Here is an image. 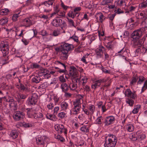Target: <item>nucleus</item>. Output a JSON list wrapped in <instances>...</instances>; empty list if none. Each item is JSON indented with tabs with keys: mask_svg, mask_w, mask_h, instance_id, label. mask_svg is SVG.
Masks as SVG:
<instances>
[{
	"mask_svg": "<svg viewBox=\"0 0 147 147\" xmlns=\"http://www.w3.org/2000/svg\"><path fill=\"white\" fill-rule=\"evenodd\" d=\"M61 107L62 110L65 111L68 108V104L67 102L63 101L61 103Z\"/></svg>",
	"mask_w": 147,
	"mask_h": 147,
	"instance_id": "obj_26",
	"label": "nucleus"
},
{
	"mask_svg": "<svg viewBox=\"0 0 147 147\" xmlns=\"http://www.w3.org/2000/svg\"><path fill=\"white\" fill-rule=\"evenodd\" d=\"M47 107L48 109H52L54 107V104L53 103L51 102H50L48 105H47Z\"/></svg>",
	"mask_w": 147,
	"mask_h": 147,
	"instance_id": "obj_57",
	"label": "nucleus"
},
{
	"mask_svg": "<svg viewBox=\"0 0 147 147\" xmlns=\"http://www.w3.org/2000/svg\"><path fill=\"white\" fill-rule=\"evenodd\" d=\"M115 121V117L112 116L106 117L103 123L105 126H108L113 123Z\"/></svg>",
	"mask_w": 147,
	"mask_h": 147,
	"instance_id": "obj_10",
	"label": "nucleus"
},
{
	"mask_svg": "<svg viewBox=\"0 0 147 147\" xmlns=\"http://www.w3.org/2000/svg\"><path fill=\"white\" fill-rule=\"evenodd\" d=\"M43 116V114L40 113H34L32 115L31 117H33L35 119L40 118Z\"/></svg>",
	"mask_w": 147,
	"mask_h": 147,
	"instance_id": "obj_30",
	"label": "nucleus"
},
{
	"mask_svg": "<svg viewBox=\"0 0 147 147\" xmlns=\"http://www.w3.org/2000/svg\"><path fill=\"white\" fill-rule=\"evenodd\" d=\"M80 130L83 133H87L89 131V128L87 125H84L81 127Z\"/></svg>",
	"mask_w": 147,
	"mask_h": 147,
	"instance_id": "obj_31",
	"label": "nucleus"
},
{
	"mask_svg": "<svg viewBox=\"0 0 147 147\" xmlns=\"http://www.w3.org/2000/svg\"><path fill=\"white\" fill-rule=\"evenodd\" d=\"M124 94L125 96L132 99H137L138 97L136 91L134 90L132 91L130 88L126 89L125 92Z\"/></svg>",
	"mask_w": 147,
	"mask_h": 147,
	"instance_id": "obj_8",
	"label": "nucleus"
},
{
	"mask_svg": "<svg viewBox=\"0 0 147 147\" xmlns=\"http://www.w3.org/2000/svg\"><path fill=\"white\" fill-rule=\"evenodd\" d=\"M55 138L57 139H59L61 142H63L65 141V139L63 138L62 136H61L59 135H58L56 136Z\"/></svg>",
	"mask_w": 147,
	"mask_h": 147,
	"instance_id": "obj_60",
	"label": "nucleus"
},
{
	"mask_svg": "<svg viewBox=\"0 0 147 147\" xmlns=\"http://www.w3.org/2000/svg\"><path fill=\"white\" fill-rule=\"evenodd\" d=\"M45 74L44 76V78H48L51 76V75L49 73V71L47 69H45V72H44Z\"/></svg>",
	"mask_w": 147,
	"mask_h": 147,
	"instance_id": "obj_41",
	"label": "nucleus"
},
{
	"mask_svg": "<svg viewBox=\"0 0 147 147\" xmlns=\"http://www.w3.org/2000/svg\"><path fill=\"white\" fill-rule=\"evenodd\" d=\"M95 17L98 22H99L102 23L107 18L101 12L97 13L95 16Z\"/></svg>",
	"mask_w": 147,
	"mask_h": 147,
	"instance_id": "obj_16",
	"label": "nucleus"
},
{
	"mask_svg": "<svg viewBox=\"0 0 147 147\" xmlns=\"http://www.w3.org/2000/svg\"><path fill=\"white\" fill-rule=\"evenodd\" d=\"M23 22L24 26L26 27H30L32 24V22L30 18H27L25 19Z\"/></svg>",
	"mask_w": 147,
	"mask_h": 147,
	"instance_id": "obj_19",
	"label": "nucleus"
},
{
	"mask_svg": "<svg viewBox=\"0 0 147 147\" xmlns=\"http://www.w3.org/2000/svg\"><path fill=\"white\" fill-rule=\"evenodd\" d=\"M140 107V105H137L132 111V113L134 114L137 113L138 112Z\"/></svg>",
	"mask_w": 147,
	"mask_h": 147,
	"instance_id": "obj_44",
	"label": "nucleus"
},
{
	"mask_svg": "<svg viewBox=\"0 0 147 147\" xmlns=\"http://www.w3.org/2000/svg\"><path fill=\"white\" fill-rule=\"evenodd\" d=\"M8 11V9H3L1 10L0 15H6Z\"/></svg>",
	"mask_w": 147,
	"mask_h": 147,
	"instance_id": "obj_54",
	"label": "nucleus"
},
{
	"mask_svg": "<svg viewBox=\"0 0 147 147\" xmlns=\"http://www.w3.org/2000/svg\"><path fill=\"white\" fill-rule=\"evenodd\" d=\"M46 118L53 121H55L57 120L56 116L54 114H51L47 113L46 115Z\"/></svg>",
	"mask_w": 147,
	"mask_h": 147,
	"instance_id": "obj_22",
	"label": "nucleus"
},
{
	"mask_svg": "<svg viewBox=\"0 0 147 147\" xmlns=\"http://www.w3.org/2000/svg\"><path fill=\"white\" fill-rule=\"evenodd\" d=\"M36 142L38 145H42L43 147L44 146L45 142L42 138L38 137L36 138Z\"/></svg>",
	"mask_w": 147,
	"mask_h": 147,
	"instance_id": "obj_24",
	"label": "nucleus"
},
{
	"mask_svg": "<svg viewBox=\"0 0 147 147\" xmlns=\"http://www.w3.org/2000/svg\"><path fill=\"white\" fill-rule=\"evenodd\" d=\"M139 139L141 140H142L145 139L146 138V136L144 134H140L138 136Z\"/></svg>",
	"mask_w": 147,
	"mask_h": 147,
	"instance_id": "obj_64",
	"label": "nucleus"
},
{
	"mask_svg": "<svg viewBox=\"0 0 147 147\" xmlns=\"http://www.w3.org/2000/svg\"><path fill=\"white\" fill-rule=\"evenodd\" d=\"M45 69H43L42 70H41L40 71H39L38 73V76L40 77L42 76H44V74L45 73Z\"/></svg>",
	"mask_w": 147,
	"mask_h": 147,
	"instance_id": "obj_56",
	"label": "nucleus"
},
{
	"mask_svg": "<svg viewBox=\"0 0 147 147\" xmlns=\"http://www.w3.org/2000/svg\"><path fill=\"white\" fill-rule=\"evenodd\" d=\"M61 88L63 92H67L69 88L67 84L66 83H62L61 85Z\"/></svg>",
	"mask_w": 147,
	"mask_h": 147,
	"instance_id": "obj_23",
	"label": "nucleus"
},
{
	"mask_svg": "<svg viewBox=\"0 0 147 147\" xmlns=\"http://www.w3.org/2000/svg\"><path fill=\"white\" fill-rule=\"evenodd\" d=\"M68 20L69 24L75 28L76 27L74 25V22L73 20L71 19H68Z\"/></svg>",
	"mask_w": 147,
	"mask_h": 147,
	"instance_id": "obj_63",
	"label": "nucleus"
},
{
	"mask_svg": "<svg viewBox=\"0 0 147 147\" xmlns=\"http://www.w3.org/2000/svg\"><path fill=\"white\" fill-rule=\"evenodd\" d=\"M79 15L78 12L75 11H70L68 13V16L72 18H74L76 16L78 17Z\"/></svg>",
	"mask_w": 147,
	"mask_h": 147,
	"instance_id": "obj_20",
	"label": "nucleus"
},
{
	"mask_svg": "<svg viewBox=\"0 0 147 147\" xmlns=\"http://www.w3.org/2000/svg\"><path fill=\"white\" fill-rule=\"evenodd\" d=\"M55 0H48L41 3L39 7L40 10L42 12H48L49 10L47 9L48 7L50 6H52Z\"/></svg>",
	"mask_w": 147,
	"mask_h": 147,
	"instance_id": "obj_5",
	"label": "nucleus"
},
{
	"mask_svg": "<svg viewBox=\"0 0 147 147\" xmlns=\"http://www.w3.org/2000/svg\"><path fill=\"white\" fill-rule=\"evenodd\" d=\"M140 8H144L147 7V0L144 1L139 5Z\"/></svg>",
	"mask_w": 147,
	"mask_h": 147,
	"instance_id": "obj_38",
	"label": "nucleus"
},
{
	"mask_svg": "<svg viewBox=\"0 0 147 147\" xmlns=\"http://www.w3.org/2000/svg\"><path fill=\"white\" fill-rule=\"evenodd\" d=\"M112 42L111 41L110 42H108L105 45L106 47L109 50L112 49L113 47V44L112 43Z\"/></svg>",
	"mask_w": 147,
	"mask_h": 147,
	"instance_id": "obj_43",
	"label": "nucleus"
},
{
	"mask_svg": "<svg viewBox=\"0 0 147 147\" xmlns=\"http://www.w3.org/2000/svg\"><path fill=\"white\" fill-rule=\"evenodd\" d=\"M8 20L6 18H3L0 20V24L1 25H3L6 23H7L8 22Z\"/></svg>",
	"mask_w": 147,
	"mask_h": 147,
	"instance_id": "obj_50",
	"label": "nucleus"
},
{
	"mask_svg": "<svg viewBox=\"0 0 147 147\" xmlns=\"http://www.w3.org/2000/svg\"><path fill=\"white\" fill-rule=\"evenodd\" d=\"M129 139L132 141H136L137 140L136 134L132 133L129 136Z\"/></svg>",
	"mask_w": 147,
	"mask_h": 147,
	"instance_id": "obj_32",
	"label": "nucleus"
},
{
	"mask_svg": "<svg viewBox=\"0 0 147 147\" xmlns=\"http://www.w3.org/2000/svg\"><path fill=\"white\" fill-rule=\"evenodd\" d=\"M105 147H115L117 141L116 137L114 135L109 134L105 138Z\"/></svg>",
	"mask_w": 147,
	"mask_h": 147,
	"instance_id": "obj_3",
	"label": "nucleus"
},
{
	"mask_svg": "<svg viewBox=\"0 0 147 147\" xmlns=\"http://www.w3.org/2000/svg\"><path fill=\"white\" fill-rule=\"evenodd\" d=\"M141 49V53L142 54H144L145 53L147 52V47L146 46H142Z\"/></svg>",
	"mask_w": 147,
	"mask_h": 147,
	"instance_id": "obj_51",
	"label": "nucleus"
},
{
	"mask_svg": "<svg viewBox=\"0 0 147 147\" xmlns=\"http://www.w3.org/2000/svg\"><path fill=\"white\" fill-rule=\"evenodd\" d=\"M138 79V76L137 74L134 75L130 80L129 85L131 86H134L136 85Z\"/></svg>",
	"mask_w": 147,
	"mask_h": 147,
	"instance_id": "obj_18",
	"label": "nucleus"
},
{
	"mask_svg": "<svg viewBox=\"0 0 147 147\" xmlns=\"http://www.w3.org/2000/svg\"><path fill=\"white\" fill-rule=\"evenodd\" d=\"M103 119V117L102 116H100L97 118L96 120L95 121L96 123V124L98 125H101L102 124V120Z\"/></svg>",
	"mask_w": 147,
	"mask_h": 147,
	"instance_id": "obj_39",
	"label": "nucleus"
},
{
	"mask_svg": "<svg viewBox=\"0 0 147 147\" xmlns=\"http://www.w3.org/2000/svg\"><path fill=\"white\" fill-rule=\"evenodd\" d=\"M88 78L86 76H84L82 78L81 80H80V82H82V85H85V84L87 82V80Z\"/></svg>",
	"mask_w": 147,
	"mask_h": 147,
	"instance_id": "obj_45",
	"label": "nucleus"
},
{
	"mask_svg": "<svg viewBox=\"0 0 147 147\" xmlns=\"http://www.w3.org/2000/svg\"><path fill=\"white\" fill-rule=\"evenodd\" d=\"M72 83L76 85L77 87L79 86L81 84L80 78H73L72 79Z\"/></svg>",
	"mask_w": 147,
	"mask_h": 147,
	"instance_id": "obj_25",
	"label": "nucleus"
},
{
	"mask_svg": "<svg viewBox=\"0 0 147 147\" xmlns=\"http://www.w3.org/2000/svg\"><path fill=\"white\" fill-rule=\"evenodd\" d=\"M59 80L60 82L63 83H65L66 81L63 75L60 76L59 77Z\"/></svg>",
	"mask_w": 147,
	"mask_h": 147,
	"instance_id": "obj_59",
	"label": "nucleus"
},
{
	"mask_svg": "<svg viewBox=\"0 0 147 147\" xmlns=\"http://www.w3.org/2000/svg\"><path fill=\"white\" fill-rule=\"evenodd\" d=\"M84 91H86L87 92H89L91 91V89L90 86L87 85H82Z\"/></svg>",
	"mask_w": 147,
	"mask_h": 147,
	"instance_id": "obj_46",
	"label": "nucleus"
},
{
	"mask_svg": "<svg viewBox=\"0 0 147 147\" xmlns=\"http://www.w3.org/2000/svg\"><path fill=\"white\" fill-rule=\"evenodd\" d=\"M48 86V84L47 82L43 83L42 84L40 85L38 87V88L40 89H45Z\"/></svg>",
	"mask_w": 147,
	"mask_h": 147,
	"instance_id": "obj_48",
	"label": "nucleus"
},
{
	"mask_svg": "<svg viewBox=\"0 0 147 147\" xmlns=\"http://www.w3.org/2000/svg\"><path fill=\"white\" fill-rule=\"evenodd\" d=\"M77 88L76 85L73 83H71L69 86V88L71 90H75Z\"/></svg>",
	"mask_w": 147,
	"mask_h": 147,
	"instance_id": "obj_53",
	"label": "nucleus"
},
{
	"mask_svg": "<svg viewBox=\"0 0 147 147\" xmlns=\"http://www.w3.org/2000/svg\"><path fill=\"white\" fill-rule=\"evenodd\" d=\"M125 51L124 50V48H123L120 51H118L117 53L116 54H117L116 56H122L125 58V59H126V58L123 55V53Z\"/></svg>",
	"mask_w": 147,
	"mask_h": 147,
	"instance_id": "obj_40",
	"label": "nucleus"
},
{
	"mask_svg": "<svg viewBox=\"0 0 147 147\" xmlns=\"http://www.w3.org/2000/svg\"><path fill=\"white\" fill-rule=\"evenodd\" d=\"M18 133L16 130L12 131L10 137L13 139H15L18 136Z\"/></svg>",
	"mask_w": 147,
	"mask_h": 147,
	"instance_id": "obj_36",
	"label": "nucleus"
},
{
	"mask_svg": "<svg viewBox=\"0 0 147 147\" xmlns=\"http://www.w3.org/2000/svg\"><path fill=\"white\" fill-rule=\"evenodd\" d=\"M69 39H72L75 42H76L78 44H80V42H79L78 37L75 34L69 37Z\"/></svg>",
	"mask_w": 147,
	"mask_h": 147,
	"instance_id": "obj_37",
	"label": "nucleus"
},
{
	"mask_svg": "<svg viewBox=\"0 0 147 147\" xmlns=\"http://www.w3.org/2000/svg\"><path fill=\"white\" fill-rule=\"evenodd\" d=\"M53 10L54 11L58 13L59 11V6L57 5H56L53 7Z\"/></svg>",
	"mask_w": 147,
	"mask_h": 147,
	"instance_id": "obj_62",
	"label": "nucleus"
},
{
	"mask_svg": "<svg viewBox=\"0 0 147 147\" xmlns=\"http://www.w3.org/2000/svg\"><path fill=\"white\" fill-rule=\"evenodd\" d=\"M132 38V40L133 41V47L134 48L137 47H141L144 44V42L142 40L139 39Z\"/></svg>",
	"mask_w": 147,
	"mask_h": 147,
	"instance_id": "obj_13",
	"label": "nucleus"
},
{
	"mask_svg": "<svg viewBox=\"0 0 147 147\" xmlns=\"http://www.w3.org/2000/svg\"><path fill=\"white\" fill-rule=\"evenodd\" d=\"M140 48L141 47H137L135 51L134 52L135 53V55L136 56H138L139 53L140 52L141 53Z\"/></svg>",
	"mask_w": 147,
	"mask_h": 147,
	"instance_id": "obj_61",
	"label": "nucleus"
},
{
	"mask_svg": "<svg viewBox=\"0 0 147 147\" xmlns=\"http://www.w3.org/2000/svg\"><path fill=\"white\" fill-rule=\"evenodd\" d=\"M126 128L128 131L131 132L134 130V128L133 124L130 123L126 125Z\"/></svg>",
	"mask_w": 147,
	"mask_h": 147,
	"instance_id": "obj_28",
	"label": "nucleus"
},
{
	"mask_svg": "<svg viewBox=\"0 0 147 147\" xmlns=\"http://www.w3.org/2000/svg\"><path fill=\"white\" fill-rule=\"evenodd\" d=\"M58 132L61 134L63 132L65 134H67V130L64 127L63 125H61V127Z\"/></svg>",
	"mask_w": 147,
	"mask_h": 147,
	"instance_id": "obj_35",
	"label": "nucleus"
},
{
	"mask_svg": "<svg viewBox=\"0 0 147 147\" xmlns=\"http://www.w3.org/2000/svg\"><path fill=\"white\" fill-rule=\"evenodd\" d=\"M3 49H2V50H3V56H6V58H5V60L6 62L5 63H4L3 64L8 63L9 62L8 61L9 56L8 55L9 52V45L7 44H5L3 45Z\"/></svg>",
	"mask_w": 147,
	"mask_h": 147,
	"instance_id": "obj_9",
	"label": "nucleus"
},
{
	"mask_svg": "<svg viewBox=\"0 0 147 147\" xmlns=\"http://www.w3.org/2000/svg\"><path fill=\"white\" fill-rule=\"evenodd\" d=\"M81 104L80 99L77 100L73 102L74 106L71 111V115H78L81 108Z\"/></svg>",
	"mask_w": 147,
	"mask_h": 147,
	"instance_id": "obj_6",
	"label": "nucleus"
},
{
	"mask_svg": "<svg viewBox=\"0 0 147 147\" xmlns=\"http://www.w3.org/2000/svg\"><path fill=\"white\" fill-rule=\"evenodd\" d=\"M10 108L11 111L14 112L13 115V119L16 121H19L23 119L24 117L25 113L21 111H17V105L15 103V102L13 101V99H10Z\"/></svg>",
	"mask_w": 147,
	"mask_h": 147,
	"instance_id": "obj_1",
	"label": "nucleus"
},
{
	"mask_svg": "<svg viewBox=\"0 0 147 147\" xmlns=\"http://www.w3.org/2000/svg\"><path fill=\"white\" fill-rule=\"evenodd\" d=\"M65 115V113L63 112H61L59 113L58 115V116L61 119H63L64 118Z\"/></svg>",
	"mask_w": 147,
	"mask_h": 147,
	"instance_id": "obj_55",
	"label": "nucleus"
},
{
	"mask_svg": "<svg viewBox=\"0 0 147 147\" xmlns=\"http://www.w3.org/2000/svg\"><path fill=\"white\" fill-rule=\"evenodd\" d=\"M38 96L37 95L34 93L33 94L31 97H29L28 98V105H34L36 104L37 102Z\"/></svg>",
	"mask_w": 147,
	"mask_h": 147,
	"instance_id": "obj_11",
	"label": "nucleus"
},
{
	"mask_svg": "<svg viewBox=\"0 0 147 147\" xmlns=\"http://www.w3.org/2000/svg\"><path fill=\"white\" fill-rule=\"evenodd\" d=\"M106 51V49L102 45H100L96 50V54L97 56L100 57L102 55L104 51Z\"/></svg>",
	"mask_w": 147,
	"mask_h": 147,
	"instance_id": "obj_15",
	"label": "nucleus"
},
{
	"mask_svg": "<svg viewBox=\"0 0 147 147\" xmlns=\"http://www.w3.org/2000/svg\"><path fill=\"white\" fill-rule=\"evenodd\" d=\"M112 3L111 0H103L101 2L102 5H109V3Z\"/></svg>",
	"mask_w": 147,
	"mask_h": 147,
	"instance_id": "obj_42",
	"label": "nucleus"
},
{
	"mask_svg": "<svg viewBox=\"0 0 147 147\" xmlns=\"http://www.w3.org/2000/svg\"><path fill=\"white\" fill-rule=\"evenodd\" d=\"M78 72L76 68L74 67H72L69 71V76L73 77V78H76L78 76Z\"/></svg>",
	"mask_w": 147,
	"mask_h": 147,
	"instance_id": "obj_17",
	"label": "nucleus"
},
{
	"mask_svg": "<svg viewBox=\"0 0 147 147\" xmlns=\"http://www.w3.org/2000/svg\"><path fill=\"white\" fill-rule=\"evenodd\" d=\"M19 14L20 13H16L13 15L12 19L13 22H16L17 20V19L19 16Z\"/></svg>",
	"mask_w": 147,
	"mask_h": 147,
	"instance_id": "obj_47",
	"label": "nucleus"
},
{
	"mask_svg": "<svg viewBox=\"0 0 147 147\" xmlns=\"http://www.w3.org/2000/svg\"><path fill=\"white\" fill-rule=\"evenodd\" d=\"M58 65L59 67L61 68H62L63 67L64 68L63 69H59V70L57 71L60 73H66L67 70H66V66L65 64L62 63L59 61H57L55 62Z\"/></svg>",
	"mask_w": 147,
	"mask_h": 147,
	"instance_id": "obj_14",
	"label": "nucleus"
},
{
	"mask_svg": "<svg viewBox=\"0 0 147 147\" xmlns=\"http://www.w3.org/2000/svg\"><path fill=\"white\" fill-rule=\"evenodd\" d=\"M88 109L90 111V113L91 115H93L95 111V107L93 105H89Z\"/></svg>",
	"mask_w": 147,
	"mask_h": 147,
	"instance_id": "obj_34",
	"label": "nucleus"
},
{
	"mask_svg": "<svg viewBox=\"0 0 147 147\" xmlns=\"http://www.w3.org/2000/svg\"><path fill=\"white\" fill-rule=\"evenodd\" d=\"M39 34L42 35L43 36H46L48 35V33L45 30H42L39 32Z\"/></svg>",
	"mask_w": 147,
	"mask_h": 147,
	"instance_id": "obj_52",
	"label": "nucleus"
},
{
	"mask_svg": "<svg viewBox=\"0 0 147 147\" xmlns=\"http://www.w3.org/2000/svg\"><path fill=\"white\" fill-rule=\"evenodd\" d=\"M22 125L23 127L26 128L31 127L32 126V124L30 123H24L22 124Z\"/></svg>",
	"mask_w": 147,
	"mask_h": 147,
	"instance_id": "obj_58",
	"label": "nucleus"
},
{
	"mask_svg": "<svg viewBox=\"0 0 147 147\" xmlns=\"http://www.w3.org/2000/svg\"><path fill=\"white\" fill-rule=\"evenodd\" d=\"M41 78L38 76H36L34 77L32 79L33 82L38 83L41 80Z\"/></svg>",
	"mask_w": 147,
	"mask_h": 147,
	"instance_id": "obj_33",
	"label": "nucleus"
},
{
	"mask_svg": "<svg viewBox=\"0 0 147 147\" xmlns=\"http://www.w3.org/2000/svg\"><path fill=\"white\" fill-rule=\"evenodd\" d=\"M61 53L60 58L63 60H66L68 57L69 51L72 50L74 48L73 45L68 43H65L61 45Z\"/></svg>",
	"mask_w": 147,
	"mask_h": 147,
	"instance_id": "obj_2",
	"label": "nucleus"
},
{
	"mask_svg": "<svg viewBox=\"0 0 147 147\" xmlns=\"http://www.w3.org/2000/svg\"><path fill=\"white\" fill-rule=\"evenodd\" d=\"M139 80L137 82L138 84H140L145 80V78L143 76H140L138 77Z\"/></svg>",
	"mask_w": 147,
	"mask_h": 147,
	"instance_id": "obj_49",
	"label": "nucleus"
},
{
	"mask_svg": "<svg viewBox=\"0 0 147 147\" xmlns=\"http://www.w3.org/2000/svg\"><path fill=\"white\" fill-rule=\"evenodd\" d=\"M52 25L56 27L64 26L66 25L64 20H63L59 17H57L52 22Z\"/></svg>",
	"mask_w": 147,
	"mask_h": 147,
	"instance_id": "obj_7",
	"label": "nucleus"
},
{
	"mask_svg": "<svg viewBox=\"0 0 147 147\" xmlns=\"http://www.w3.org/2000/svg\"><path fill=\"white\" fill-rule=\"evenodd\" d=\"M104 80L103 79H96L93 81V83L91 85V88L95 90L97 88L100 87L101 83H103Z\"/></svg>",
	"mask_w": 147,
	"mask_h": 147,
	"instance_id": "obj_12",
	"label": "nucleus"
},
{
	"mask_svg": "<svg viewBox=\"0 0 147 147\" xmlns=\"http://www.w3.org/2000/svg\"><path fill=\"white\" fill-rule=\"evenodd\" d=\"M134 100L131 98H127L126 100V103L128 104L130 106L132 107L134 103Z\"/></svg>",
	"mask_w": 147,
	"mask_h": 147,
	"instance_id": "obj_29",
	"label": "nucleus"
},
{
	"mask_svg": "<svg viewBox=\"0 0 147 147\" xmlns=\"http://www.w3.org/2000/svg\"><path fill=\"white\" fill-rule=\"evenodd\" d=\"M147 27H142L132 32L131 38L134 39H140L146 32Z\"/></svg>",
	"mask_w": 147,
	"mask_h": 147,
	"instance_id": "obj_4",
	"label": "nucleus"
},
{
	"mask_svg": "<svg viewBox=\"0 0 147 147\" xmlns=\"http://www.w3.org/2000/svg\"><path fill=\"white\" fill-rule=\"evenodd\" d=\"M62 28H61V29H57L54 30L52 33V35L55 36H58L61 33V31Z\"/></svg>",
	"mask_w": 147,
	"mask_h": 147,
	"instance_id": "obj_27",
	"label": "nucleus"
},
{
	"mask_svg": "<svg viewBox=\"0 0 147 147\" xmlns=\"http://www.w3.org/2000/svg\"><path fill=\"white\" fill-rule=\"evenodd\" d=\"M139 16V17L138 19H141L142 21H145L147 18V15L144 11H142L140 13Z\"/></svg>",
	"mask_w": 147,
	"mask_h": 147,
	"instance_id": "obj_21",
	"label": "nucleus"
}]
</instances>
